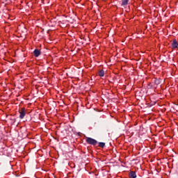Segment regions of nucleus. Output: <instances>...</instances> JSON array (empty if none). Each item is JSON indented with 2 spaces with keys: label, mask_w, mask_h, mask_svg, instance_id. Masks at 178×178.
Here are the masks:
<instances>
[{
  "label": "nucleus",
  "mask_w": 178,
  "mask_h": 178,
  "mask_svg": "<svg viewBox=\"0 0 178 178\" xmlns=\"http://www.w3.org/2000/svg\"><path fill=\"white\" fill-rule=\"evenodd\" d=\"M99 147H100V148H104L105 147V143L99 142Z\"/></svg>",
  "instance_id": "9"
},
{
  "label": "nucleus",
  "mask_w": 178,
  "mask_h": 178,
  "mask_svg": "<svg viewBox=\"0 0 178 178\" xmlns=\"http://www.w3.org/2000/svg\"><path fill=\"white\" fill-rule=\"evenodd\" d=\"M154 84H155V86H159L161 84V79H154Z\"/></svg>",
  "instance_id": "7"
},
{
  "label": "nucleus",
  "mask_w": 178,
  "mask_h": 178,
  "mask_svg": "<svg viewBox=\"0 0 178 178\" xmlns=\"http://www.w3.org/2000/svg\"><path fill=\"white\" fill-rule=\"evenodd\" d=\"M99 76L100 77H104V76H105V72H104V70H102L99 72Z\"/></svg>",
  "instance_id": "8"
},
{
  "label": "nucleus",
  "mask_w": 178,
  "mask_h": 178,
  "mask_svg": "<svg viewBox=\"0 0 178 178\" xmlns=\"http://www.w3.org/2000/svg\"><path fill=\"white\" fill-rule=\"evenodd\" d=\"M19 113V118L24 119V116H26V109L24 108H21Z\"/></svg>",
  "instance_id": "2"
},
{
  "label": "nucleus",
  "mask_w": 178,
  "mask_h": 178,
  "mask_svg": "<svg viewBox=\"0 0 178 178\" xmlns=\"http://www.w3.org/2000/svg\"><path fill=\"white\" fill-rule=\"evenodd\" d=\"M86 141L87 144H90V145L93 146H95L97 144H98V141H97V140L90 137H86Z\"/></svg>",
  "instance_id": "1"
},
{
  "label": "nucleus",
  "mask_w": 178,
  "mask_h": 178,
  "mask_svg": "<svg viewBox=\"0 0 178 178\" xmlns=\"http://www.w3.org/2000/svg\"><path fill=\"white\" fill-rule=\"evenodd\" d=\"M129 177L130 178H136L137 177V175L136 174V172L134 171H131L129 172Z\"/></svg>",
  "instance_id": "5"
},
{
  "label": "nucleus",
  "mask_w": 178,
  "mask_h": 178,
  "mask_svg": "<svg viewBox=\"0 0 178 178\" xmlns=\"http://www.w3.org/2000/svg\"><path fill=\"white\" fill-rule=\"evenodd\" d=\"M33 55H34V56H35V58H38V56L40 55H41V51H40V49H35L33 51Z\"/></svg>",
  "instance_id": "3"
},
{
  "label": "nucleus",
  "mask_w": 178,
  "mask_h": 178,
  "mask_svg": "<svg viewBox=\"0 0 178 178\" xmlns=\"http://www.w3.org/2000/svg\"><path fill=\"white\" fill-rule=\"evenodd\" d=\"M122 6H127L129 5V0H122Z\"/></svg>",
  "instance_id": "6"
},
{
  "label": "nucleus",
  "mask_w": 178,
  "mask_h": 178,
  "mask_svg": "<svg viewBox=\"0 0 178 178\" xmlns=\"http://www.w3.org/2000/svg\"><path fill=\"white\" fill-rule=\"evenodd\" d=\"M172 47L174 49L178 47L177 40H176V39L172 40Z\"/></svg>",
  "instance_id": "4"
}]
</instances>
